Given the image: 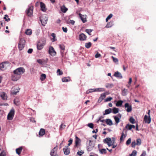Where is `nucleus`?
<instances>
[{"label": "nucleus", "instance_id": "48", "mask_svg": "<svg viewBox=\"0 0 156 156\" xmlns=\"http://www.w3.org/2000/svg\"><path fill=\"white\" fill-rule=\"evenodd\" d=\"M136 150H134L133 151L132 153L130 154V156H136Z\"/></svg>", "mask_w": 156, "mask_h": 156}, {"label": "nucleus", "instance_id": "55", "mask_svg": "<svg viewBox=\"0 0 156 156\" xmlns=\"http://www.w3.org/2000/svg\"><path fill=\"white\" fill-rule=\"evenodd\" d=\"M131 138H129L126 142V144L127 145H128L129 144L131 143Z\"/></svg>", "mask_w": 156, "mask_h": 156}, {"label": "nucleus", "instance_id": "32", "mask_svg": "<svg viewBox=\"0 0 156 156\" xmlns=\"http://www.w3.org/2000/svg\"><path fill=\"white\" fill-rule=\"evenodd\" d=\"M126 136L124 134V133L123 132L122 133V135L120 138V142H122L123 141L124 139L125 138Z\"/></svg>", "mask_w": 156, "mask_h": 156}, {"label": "nucleus", "instance_id": "7", "mask_svg": "<svg viewBox=\"0 0 156 156\" xmlns=\"http://www.w3.org/2000/svg\"><path fill=\"white\" fill-rule=\"evenodd\" d=\"M48 53L52 56H55L56 55V53L54 49L51 46H50L49 48Z\"/></svg>", "mask_w": 156, "mask_h": 156}, {"label": "nucleus", "instance_id": "61", "mask_svg": "<svg viewBox=\"0 0 156 156\" xmlns=\"http://www.w3.org/2000/svg\"><path fill=\"white\" fill-rule=\"evenodd\" d=\"M101 56V55L98 52L95 55V57L96 58H98L99 57Z\"/></svg>", "mask_w": 156, "mask_h": 156}, {"label": "nucleus", "instance_id": "33", "mask_svg": "<svg viewBox=\"0 0 156 156\" xmlns=\"http://www.w3.org/2000/svg\"><path fill=\"white\" fill-rule=\"evenodd\" d=\"M95 91H104L105 90V89L103 88H95L94 89Z\"/></svg>", "mask_w": 156, "mask_h": 156}, {"label": "nucleus", "instance_id": "6", "mask_svg": "<svg viewBox=\"0 0 156 156\" xmlns=\"http://www.w3.org/2000/svg\"><path fill=\"white\" fill-rule=\"evenodd\" d=\"M15 111L13 109L11 110L7 115V119L9 120H12L14 117Z\"/></svg>", "mask_w": 156, "mask_h": 156}, {"label": "nucleus", "instance_id": "28", "mask_svg": "<svg viewBox=\"0 0 156 156\" xmlns=\"http://www.w3.org/2000/svg\"><path fill=\"white\" fill-rule=\"evenodd\" d=\"M113 25V22H110L108 23L105 26V27L109 28L111 27Z\"/></svg>", "mask_w": 156, "mask_h": 156}, {"label": "nucleus", "instance_id": "40", "mask_svg": "<svg viewBox=\"0 0 156 156\" xmlns=\"http://www.w3.org/2000/svg\"><path fill=\"white\" fill-rule=\"evenodd\" d=\"M70 78L66 77H64L62 79V81L63 82H67L69 81Z\"/></svg>", "mask_w": 156, "mask_h": 156}, {"label": "nucleus", "instance_id": "23", "mask_svg": "<svg viewBox=\"0 0 156 156\" xmlns=\"http://www.w3.org/2000/svg\"><path fill=\"white\" fill-rule=\"evenodd\" d=\"M61 10L63 13H65L68 10V9L64 5H62L61 7Z\"/></svg>", "mask_w": 156, "mask_h": 156}, {"label": "nucleus", "instance_id": "27", "mask_svg": "<svg viewBox=\"0 0 156 156\" xmlns=\"http://www.w3.org/2000/svg\"><path fill=\"white\" fill-rule=\"evenodd\" d=\"M45 133V130L43 129H40L39 133V134L40 136H43L44 135Z\"/></svg>", "mask_w": 156, "mask_h": 156}, {"label": "nucleus", "instance_id": "10", "mask_svg": "<svg viewBox=\"0 0 156 156\" xmlns=\"http://www.w3.org/2000/svg\"><path fill=\"white\" fill-rule=\"evenodd\" d=\"M63 151L64 154L66 155H67L70 153V148L68 146H65L63 148Z\"/></svg>", "mask_w": 156, "mask_h": 156}, {"label": "nucleus", "instance_id": "20", "mask_svg": "<svg viewBox=\"0 0 156 156\" xmlns=\"http://www.w3.org/2000/svg\"><path fill=\"white\" fill-rule=\"evenodd\" d=\"M0 96L2 99L4 100H6L7 96L6 94L4 92H2L0 93Z\"/></svg>", "mask_w": 156, "mask_h": 156}, {"label": "nucleus", "instance_id": "26", "mask_svg": "<svg viewBox=\"0 0 156 156\" xmlns=\"http://www.w3.org/2000/svg\"><path fill=\"white\" fill-rule=\"evenodd\" d=\"M66 22L68 24H71L72 25H74L75 23V21L73 20H66Z\"/></svg>", "mask_w": 156, "mask_h": 156}, {"label": "nucleus", "instance_id": "45", "mask_svg": "<svg viewBox=\"0 0 156 156\" xmlns=\"http://www.w3.org/2000/svg\"><path fill=\"white\" fill-rule=\"evenodd\" d=\"M99 151L101 154H105L107 152L106 151L105 149H102L100 150Z\"/></svg>", "mask_w": 156, "mask_h": 156}, {"label": "nucleus", "instance_id": "4", "mask_svg": "<svg viewBox=\"0 0 156 156\" xmlns=\"http://www.w3.org/2000/svg\"><path fill=\"white\" fill-rule=\"evenodd\" d=\"M25 40L23 38H21L18 43V48L20 51L22 50L24 48L25 45Z\"/></svg>", "mask_w": 156, "mask_h": 156}, {"label": "nucleus", "instance_id": "31", "mask_svg": "<svg viewBox=\"0 0 156 156\" xmlns=\"http://www.w3.org/2000/svg\"><path fill=\"white\" fill-rule=\"evenodd\" d=\"M51 36L53 37V38L51 39L52 42H55L57 40L55 34L54 33H52L51 34Z\"/></svg>", "mask_w": 156, "mask_h": 156}, {"label": "nucleus", "instance_id": "38", "mask_svg": "<svg viewBox=\"0 0 156 156\" xmlns=\"http://www.w3.org/2000/svg\"><path fill=\"white\" fill-rule=\"evenodd\" d=\"M114 86L113 83H107L105 85V87L107 88H111Z\"/></svg>", "mask_w": 156, "mask_h": 156}, {"label": "nucleus", "instance_id": "47", "mask_svg": "<svg viewBox=\"0 0 156 156\" xmlns=\"http://www.w3.org/2000/svg\"><path fill=\"white\" fill-rule=\"evenodd\" d=\"M46 75L45 74H42L41 76V80H43L46 78Z\"/></svg>", "mask_w": 156, "mask_h": 156}, {"label": "nucleus", "instance_id": "19", "mask_svg": "<svg viewBox=\"0 0 156 156\" xmlns=\"http://www.w3.org/2000/svg\"><path fill=\"white\" fill-rule=\"evenodd\" d=\"M114 75L115 77L119 79H122V78L121 74L118 71L115 72Z\"/></svg>", "mask_w": 156, "mask_h": 156}, {"label": "nucleus", "instance_id": "41", "mask_svg": "<svg viewBox=\"0 0 156 156\" xmlns=\"http://www.w3.org/2000/svg\"><path fill=\"white\" fill-rule=\"evenodd\" d=\"M14 103L17 106L19 105L20 104L19 101L17 99H15L14 100Z\"/></svg>", "mask_w": 156, "mask_h": 156}, {"label": "nucleus", "instance_id": "17", "mask_svg": "<svg viewBox=\"0 0 156 156\" xmlns=\"http://www.w3.org/2000/svg\"><path fill=\"white\" fill-rule=\"evenodd\" d=\"M144 119L146 123L149 124L151 122V118L150 116L148 117L147 115H146L144 117Z\"/></svg>", "mask_w": 156, "mask_h": 156}, {"label": "nucleus", "instance_id": "54", "mask_svg": "<svg viewBox=\"0 0 156 156\" xmlns=\"http://www.w3.org/2000/svg\"><path fill=\"white\" fill-rule=\"evenodd\" d=\"M112 57L113 58V61L115 63H116V62H118V58H115V57H114L113 56H112Z\"/></svg>", "mask_w": 156, "mask_h": 156}, {"label": "nucleus", "instance_id": "46", "mask_svg": "<svg viewBox=\"0 0 156 156\" xmlns=\"http://www.w3.org/2000/svg\"><path fill=\"white\" fill-rule=\"evenodd\" d=\"M93 30L91 29H86L85 31L89 35H91L90 33L93 31Z\"/></svg>", "mask_w": 156, "mask_h": 156}, {"label": "nucleus", "instance_id": "14", "mask_svg": "<svg viewBox=\"0 0 156 156\" xmlns=\"http://www.w3.org/2000/svg\"><path fill=\"white\" fill-rule=\"evenodd\" d=\"M87 36L84 34L81 33L79 35V39L80 41H84L87 38Z\"/></svg>", "mask_w": 156, "mask_h": 156}, {"label": "nucleus", "instance_id": "64", "mask_svg": "<svg viewBox=\"0 0 156 156\" xmlns=\"http://www.w3.org/2000/svg\"><path fill=\"white\" fill-rule=\"evenodd\" d=\"M33 50L32 48H30L27 51L28 53L29 54H31L33 52Z\"/></svg>", "mask_w": 156, "mask_h": 156}, {"label": "nucleus", "instance_id": "30", "mask_svg": "<svg viewBox=\"0 0 156 156\" xmlns=\"http://www.w3.org/2000/svg\"><path fill=\"white\" fill-rule=\"evenodd\" d=\"M22 149L23 148L22 147H20L16 149V153L19 155L20 154L22 151Z\"/></svg>", "mask_w": 156, "mask_h": 156}, {"label": "nucleus", "instance_id": "24", "mask_svg": "<svg viewBox=\"0 0 156 156\" xmlns=\"http://www.w3.org/2000/svg\"><path fill=\"white\" fill-rule=\"evenodd\" d=\"M105 122L106 124L109 126H112L113 125L112 122L110 119H107L105 120Z\"/></svg>", "mask_w": 156, "mask_h": 156}, {"label": "nucleus", "instance_id": "3", "mask_svg": "<svg viewBox=\"0 0 156 156\" xmlns=\"http://www.w3.org/2000/svg\"><path fill=\"white\" fill-rule=\"evenodd\" d=\"M46 41L44 39L43 40L40 41L37 44V48L39 50H41L43 48L44 46L45 45Z\"/></svg>", "mask_w": 156, "mask_h": 156}, {"label": "nucleus", "instance_id": "44", "mask_svg": "<svg viewBox=\"0 0 156 156\" xmlns=\"http://www.w3.org/2000/svg\"><path fill=\"white\" fill-rule=\"evenodd\" d=\"M141 141L140 139L139 138L136 140V143L137 145H140L141 144Z\"/></svg>", "mask_w": 156, "mask_h": 156}, {"label": "nucleus", "instance_id": "59", "mask_svg": "<svg viewBox=\"0 0 156 156\" xmlns=\"http://www.w3.org/2000/svg\"><path fill=\"white\" fill-rule=\"evenodd\" d=\"M100 97H101L103 99H104L106 97L105 94V93H103L101 94Z\"/></svg>", "mask_w": 156, "mask_h": 156}, {"label": "nucleus", "instance_id": "8", "mask_svg": "<svg viewBox=\"0 0 156 156\" xmlns=\"http://www.w3.org/2000/svg\"><path fill=\"white\" fill-rule=\"evenodd\" d=\"M33 7L32 6L29 7L26 10V12L29 16L31 17L33 14Z\"/></svg>", "mask_w": 156, "mask_h": 156}, {"label": "nucleus", "instance_id": "39", "mask_svg": "<svg viewBox=\"0 0 156 156\" xmlns=\"http://www.w3.org/2000/svg\"><path fill=\"white\" fill-rule=\"evenodd\" d=\"M123 103L122 101L120 100L119 101L117 102L116 104V106H119L122 105Z\"/></svg>", "mask_w": 156, "mask_h": 156}, {"label": "nucleus", "instance_id": "29", "mask_svg": "<svg viewBox=\"0 0 156 156\" xmlns=\"http://www.w3.org/2000/svg\"><path fill=\"white\" fill-rule=\"evenodd\" d=\"M114 118L115 122V125L117 126L118 123L119 122L120 118L119 117H117L116 116H114Z\"/></svg>", "mask_w": 156, "mask_h": 156}, {"label": "nucleus", "instance_id": "56", "mask_svg": "<svg viewBox=\"0 0 156 156\" xmlns=\"http://www.w3.org/2000/svg\"><path fill=\"white\" fill-rule=\"evenodd\" d=\"M87 126L90 128L93 129L94 128V125L92 123H89L88 124Z\"/></svg>", "mask_w": 156, "mask_h": 156}, {"label": "nucleus", "instance_id": "5", "mask_svg": "<svg viewBox=\"0 0 156 156\" xmlns=\"http://www.w3.org/2000/svg\"><path fill=\"white\" fill-rule=\"evenodd\" d=\"M9 62H4L0 64V69L2 70H5L9 66Z\"/></svg>", "mask_w": 156, "mask_h": 156}, {"label": "nucleus", "instance_id": "35", "mask_svg": "<svg viewBox=\"0 0 156 156\" xmlns=\"http://www.w3.org/2000/svg\"><path fill=\"white\" fill-rule=\"evenodd\" d=\"M127 91L128 90L127 89H126L125 88L124 89L122 90V95L124 96L126 95L127 94Z\"/></svg>", "mask_w": 156, "mask_h": 156}, {"label": "nucleus", "instance_id": "52", "mask_svg": "<svg viewBox=\"0 0 156 156\" xmlns=\"http://www.w3.org/2000/svg\"><path fill=\"white\" fill-rule=\"evenodd\" d=\"M57 72L58 73V75H61L63 73L62 71H61L60 69H57Z\"/></svg>", "mask_w": 156, "mask_h": 156}, {"label": "nucleus", "instance_id": "11", "mask_svg": "<svg viewBox=\"0 0 156 156\" xmlns=\"http://www.w3.org/2000/svg\"><path fill=\"white\" fill-rule=\"evenodd\" d=\"M104 142L106 143L109 147L112 146V140L110 138H107L105 139L104 140Z\"/></svg>", "mask_w": 156, "mask_h": 156}, {"label": "nucleus", "instance_id": "49", "mask_svg": "<svg viewBox=\"0 0 156 156\" xmlns=\"http://www.w3.org/2000/svg\"><path fill=\"white\" fill-rule=\"evenodd\" d=\"M59 48L62 50H64L65 49V46L63 44H61L59 45Z\"/></svg>", "mask_w": 156, "mask_h": 156}, {"label": "nucleus", "instance_id": "34", "mask_svg": "<svg viewBox=\"0 0 156 156\" xmlns=\"http://www.w3.org/2000/svg\"><path fill=\"white\" fill-rule=\"evenodd\" d=\"M32 33V31L31 29H27L25 31V34L27 35H30Z\"/></svg>", "mask_w": 156, "mask_h": 156}, {"label": "nucleus", "instance_id": "1", "mask_svg": "<svg viewBox=\"0 0 156 156\" xmlns=\"http://www.w3.org/2000/svg\"><path fill=\"white\" fill-rule=\"evenodd\" d=\"M40 19L42 25L44 26H45L48 20V18L47 15L45 14L41 15Z\"/></svg>", "mask_w": 156, "mask_h": 156}, {"label": "nucleus", "instance_id": "21", "mask_svg": "<svg viewBox=\"0 0 156 156\" xmlns=\"http://www.w3.org/2000/svg\"><path fill=\"white\" fill-rule=\"evenodd\" d=\"M126 127L129 130H130L132 128H135V126L134 125H131L128 124L126 125Z\"/></svg>", "mask_w": 156, "mask_h": 156}, {"label": "nucleus", "instance_id": "18", "mask_svg": "<svg viewBox=\"0 0 156 156\" xmlns=\"http://www.w3.org/2000/svg\"><path fill=\"white\" fill-rule=\"evenodd\" d=\"M40 4L41 10L43 12L46 11L47 9L45 8V4L42 2H40Z\"/></svg>", "mask_w": 156, "mask_h": 156}, {"label": "nucleus", "instance_id": "2", "mask_svg": "<svg viewBox=\"0 0 156 156\" xmlns=\"http://www.w3.org/2000/svg\"><path fill=\"white\" fill-rule=\"evenodd\" d=\"M25 72V69L22 67H20L17 68L13 71L14 74H16L18 75H21L23 74Z\"/></svg>", "mask_w": 156, "mask_h": 156}, {"label": "nucleus", "instance_id": "13", "mask_svg": "<svg viewBox=\"0 0 156 156\" xmlns=\"http://www.w3.org/2000/svg\"><path fill=\"white\" fill-rule=\"evenodd\" d=\"M89 144L87 147V149L88 151H90L94 147V145L91 143L90 140H89Z\"/></svg>", "mask_w": 156, "mask_h": 156}, {"label": "nucleus", "instance_id": "60", "mask_svg": "<svg viewBox=\"0 0 156 156\" xmlns=\"http://www.w3.org/2000/svg\"><path fill=\"white\" fill-rule=\"evenodd\" d=\"M37 62H38L39 63L41 64H43V62L42 61V60L41 59H37Z\"/></svg>", "mask_w": 156, "mask_h": 156}, {"label": "nucleus", "instance_id": "63", "mask_svg": "<svg viewBox=\"0 0 156 156\" xmlns=\"http://www.w3.org/2000/svg\"><path fill=\"white\" fill-rule=\"evenodd\" d=\"M0 156H5V153L4 151H2V152L0 154Z\"/></svg>", "mask_w": 156, "mask_h": 156}, {"label": "nucleus", "instance_id": "51", "mask_svg": "<svg viewBox=\"0 0 156 156\" xmlns=\"http://www.w3.org/2000/svg\"><path fill=\"white\" fill-rule=\"evenodd\" d=\"M104 117L102 116H101L98 119V120L97 121V122H98L99 121H100L101 122H103L104 121V120H101V119L103 118Z\"/></svg>", "mask_w": 156, "mask_h": 156}, {"label": "nucleus", "instance_id": "15", "mask_svg": "<svg viewBox=\"0 0 156 156\" xmlns=\"http://www.w3.org/2000/svg\"><path fill=\"white\" fill-rule=\"evenodd\" d=\"M79 15L80 19L83 23H85L87 21L86 20V15H82L80 13L79 14Z\"/></svg>", "mask_w": 156, "mask_h": 156}, {"label": "nucleus", "instance_id": "57", "mask_svg": "<svg viewBox=\"0 0 156 156\" xmlns=\"http://www.w3.org/2000/svg\"><path fill=\"white\" fill-rule=\"evenodd\" d=\"M112 98L110 97L107 98L105 100V102L110 101L112 99Z\"/></svg>", "mask_w": 156, "mask_h": 156}, {"label": "nucleus", "instance_id": "53", "mask_svg": "<svg viewBox=\"0 0 156 156\" xmlns=\"http://www.w3.org/2000/svg\"><path fill=\"white\" fill-rule=\"evenodd\" d=\"M84 153V152L83 151L81 150V151H78L77 152V154L80 156L82 155Z\"/></svg>", "mask_w": 156, "mask_h": 156}, {"label": "nucleus", "instance_id": "37", "mask_svg": "<svg viewBox=\"0 0 156 156\" xmlns=\"http://www.w3.org/2000/svg\"><path fill=\"white\" fill-rule=\"evenodd\" d=\"M91 45V43L90 42H88L85 44V47L87 48H89Z\"/></svg>", "mask_w": 156, "mask_h": 156}, {"label": "nucleus", "instance_id": "42", "mask_svg": "<svg viewBox=\"0 0 156 156\" xmlns=\"http://www.w3.org/2000/svg\"><path fill=\"white\" fill-rule=\"evenodd\" d=\"M119 109L118 108L115 107L113 109V113L114 114H116L119 112Z\"/></svg>", "mask_w": 156, "mask_h": 156}, {"label": "nucleus", "instance_id": "25", "mask_svg": "<svg viewBox=\"0 0 156 156\" xmlns=\"http://www.w3.org/2000/svg\"><path fill=\"white\" fill-rule=\"evenodd\" d=\"M112 112V109L111 108L106 109L105 111V113H104V115L109 114Z\"/></svg>", "mask_w": 156, "mask_h": 156}, {"label": "nucleus", "instance_id": "62", "mask_svg": "<svg viewBox=\"0 0 156 156\" xmlns=\"http://www.w3.org/2000/svg\"><path fill=\"white\" fill-rule=\"evenodd\" d=\"M62 29L63 30V31L65 33H66L67 31V29L66 27H62Z\"/></svg>", "mask_w": 156, "mask_h": 156}, {"label": "nucleus", "instance_id": "22", "mask_svg": "<svg viewBox=\"0 0 156 156\" xmlns=\"http://www.w3.org/2000/svg\"><path fill=\"white\" fill-rule=\"evenodd\" d=\"M76 140L75 141V147H77L79 144L80 143L81 140L76 136Z\"/></svg>", "mask_w": 156, "mask_h": 156}, {"label": "nucleus", "instance_id": "36", "mask_svg": "<svg viewBox=\"0 0 156 156\" xmlns=\"http://www.w3.org/2000/svg\"><path fill=\"white\" fill-rule=\"evenodd\" d=\"M20 89H16L15 90H14L11 92V94L13 95H16L17 93L19 92Z\"/></svg>", "mask_w": 156, "mask_h": 156}, {"label": "nucleus", "instance_id": "9", "mask_svg": "<svg viewBox=\"0 0 156 156\" xmlns=\"http://www.w3.org/2000/svg\"><path fill=\"white\" fill-rule=\"evenodd\" d=\"M58 148L57 147H55L51 151L50 153V154L51 156H58L57 154V151Z\"/></svg>", "mask_w": 156, "mask_h": 156}, {"label": "nucleus", "instance_id": "50", "mask_svg": "<svg viewBox=\"0 0 156 156\" xmlns=\"http://www.w3.org/2000/svg\"><path fill=\"white\" fill-rule=\"evenodd\" d=\"M135 119L133 118V117H131L129 119L130 122L132 124H133L134 123Z\"/></svg>", "mask_w": 156, "mask_h": 156}, {"label": "nucleus", "instance_id": "58", "mask_svg": "<svg viewBox=\"0 0 156 156\" xmlns=\"http://www.w3.org/2000/svg\"><path fill=\"white\" fill-rule=\"evenodd\" d=\"M137 145L135 141L132 142L131 144V146L132 147H135L136 145Z\"/></svg>", "mask_w": 156, "mask_h": 156}, {"label": "nucleus", "instance_id": "43", "mask_svg": "<svg viewBox=\"0 0 156 156\" xmlns=\"http://www.w3.org/2000/svg\"><path fill=\"white\" fill-rule=\"evenodd\" d=\"M95 91L94 89H90L87 90L86 92V93L88 94L90 93L93 92Z\"/></svg>", "mask_w": 156, "mask_h": 156}, {"label": "nucleus", "instance_id": "12", "mask_svg": "<svg viewBox=\"0 0 156 156\" xmlns=\"http://www.w3.org/2000/svg\"><path fill=\"white\" fill-rule=\"evenodd\" d=\"M124 106L125 108H127L126 111L127 112H130L132 111V106L131 105H129L128 103H125Z\"/></svg>", "mask_w": 156, "mask_h": 156}, {"label": "nucleus", "instance_id": "16", "mask_svg": "<svg viewBox=\"0 0 156 156\" xmlns=\"http://www.w3.org/2000/svg\"><path fill=\"white\" fill-rule=\"evenodd\" d=\"M20 78V76L14 74L12 75V80L14 81H16Z\"/></svg>", "mask_w": 156, "mask_h": 156}]
</instances>
